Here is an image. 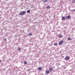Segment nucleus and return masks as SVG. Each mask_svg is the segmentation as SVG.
<instances>
[{
  "instance_id": "obj_5",
  "label": "nucleus",
  "mask_w": 75,
  "mask_h": 75,
  "mask_svg": "<svg viewBox=\"0 0 75 75\" xmlns=\"http://www.w3.org/2000/svg\"><path fill=\"white\" fill-rule=\"evenodd\" d=\"M69 57L68 56H67L65 58V59L66 60H68V59H69Z\"/></svg>"
},
{
  "instance_id": "obj_2",
  "label": "nucleus",
  "mask_w": 75,
  "mask_h": 75,
  "mask_svg": "<svg viewBox=\"0 0 75 75\" xmlns=\"http://www.w3.org/2000/svg\"><path fill=\"white\" fill-rule=\"evenodd\" d=\"M64 43V41L61 40L60 42H59V45H62V44Z\"/></svg>"
},
{
  "instance_id": "obj_1",
  "label": "nucleus",
  "mask_w": 75,
  "mask_h": 75,
  "mask_svg": "<svg viewBox=\"0 0 75 75\" xmlns=\"http://www.w3.org/2000/svg\"><path fill=\"white\" fill-rule=\"evenodd\" d=\"M26 13V11H23L22 12H20L19 14L21 16H23V15H24V14H25Z\"/></svg>"
},
{
  "instance_id": "obj_16",
  "label": "nucleus",
  "mask_w": 75,
  "mask_h": 75,
  "mask_svg": "<svg viewBox=\"0 0 75 75\" xmlns=\"http://www.w3.org/2000/svg\"><path fill=\"white\" fill-rule=\"evenodd\" d=\"M54 45H55V46L58 45V43H55L54 44Z\"/></svg>"
},
{
  "instance_id": "obj_3",
  "label": "nucleus",
  "mask_w": 75,
  "mask_h": 75,
  "mask_svg": "<svg viewBox=\"0 0 75 75\" xmlns=\"http://www.w3.org/2000/svg\"><path fill=\"white\" fill-rule=\"evenodd\" d=\"M70 18H71V16H66V20H67L68 19H69Z\"/></svg>"
},
{
  "instance_id": "obj_24",
  "label": "nucleus",
  "mask_w": 75,
  "mask_h": 75,
  "mask_svg": "<svg viewBox=\"0 0 75 75\" xmlns=\"http://www.w3.org/2000/svg\"><path fill=\"white\" fill-rule=\"evenodd\" d=\"M0 62H1V60H0Z\"/></svg>"
},
{
  "instance_id": "obj_22",
  "label": "nucleus",
  "mask_w": 75,
  "mask_h": 75,
  "mask_svg": "<svg viewBox=\"0 0 75 75\" xmlns=\"http://www.w3.org/2000/svg\"><path fill=\"white\" fill-rule=\"evenodd\" d=\"M29 71V70H27V71Z\"/></svg>"
},
{
  "instance_id": "obj_18",
  "label": "nucleus",
  "mask_w": 75,
  "mask_h": 75,
  "mask_svg": "<svg viewBox=\"0 0 75 75\" xmlns=\"http://www.w3.org/2000/svg\"><path fill=\"white\" fill-rule=\"evenodd\" d=\"M72 2L73 3H75V0H73Z\"/></svg>"
},
{
  "instance_id": "obj_15",
  "label": "nucleus",
  "mask_w": 75,
  "mask_h": 75,
  "mask_svg": "<svg viewBox=\"0 0 75 75\" xmlns=\"http://www.w3.org/2000/svg\"><path fill=\"white\" fill-rule=\"evenodd\" d=\"M27 12V13H30V10H28Z\"/></svg>"
},
{
  "instance_id": "obj_17",
  "label": "nucleus",
  "mask_w": 75,
  "mask_h": 75,
  "mask_svg": "<svg viewBox=\"0 0 75 75\" xmlns=\"http://www.w3.org/2000/svg\"><path fill=\"white\" fill-rule=\"evenodd\" d=\"M21 50V49L20 47H19L18 49V50L19 51H20Z\"/></svg>"
},
{
  "instance_id": "obj_10",
  "label": "nucleus",
  "mask_w": 75,
  "mask_h": 75,
  "mask_svg": "<svg viewBox=\"0 0 75 75\" xmlns=\"http://www.w3.org/2000/svg\"><path fill=\"white\" fill-rule=\"evenodd\" d=\"M68 40H69V41H71V40H72V38H68Z\"/></svg>"
},
{
  "instance_id": "obj_11",
  "label": "nucleus",
  "mask_w": 75,
  "mask_h": 75,
  "mask_svg": "<svg viewBox=\"0 0 75 75\" xmlns=\"http://www.w3.org/2000/svg\"><path fill=\"white\" fill-rule=\"evenodd\" d=\"M27 62L26 61H25L24 62V65H27Z\"/></svg>"
},
{
  "instance_id": "obj_20",
  "label": "nucleus",
  "mask_w": 75,
  "mask_h": 75,
  "mask_svg": "<svg viewBox=\"0 0 75 75\" xmlns=\"http://www.w3.org/2000/svg\"><path fill=\"white\" fill-rule=\"evenodd\" d=\"M4 40L5 41H6V39H4Z\"/></svg>"
},
{
  "instance_id": "obj_7",
  "label": "nucleus",
  "mask_w": 75,
  "mask_h": 75,
  "mask_svg": "<svg viewBox=\"0 0 75 75\" xmlns=\"http://www.w3.org/2000/svg\"><path fill=\"white\" fill-rule=\"evenodd\" d=\"M38 70H39V71H41L42 69V67H39L38 68Z\"/></svg>"
},
{
  "instance_id": "obj_12",
  "label": "nucleus",
  "mask_w": 75,
  "mask_h": 75,
  "mask_svg": "<svg viewBox=\"0 0 75 75\" xmlns=\"http://www.w3.org/2000/svg\"><path fill=\"white\" fill-rule=\"evenodd\" d=\"M62 20H65V18L64 17H62Z\"/></svg>"
},
{
  "instance_id": "obj_6",
  "label": "nucleus",
  "mask_w": 75,
  "mask_h": 75,
  "mask_svg": "<svg viewBox=\"0 0 75 75\" xmlns=\"http://www.w3.org/2000/svg\"><path fill=\"white\" fill-rule=\"evenodd\" d=\"M42 1L44 3H47L48 1V0H43Z\"/></svg>"
},
{
  "instance_id": "obj_8",
  "label": "nucleus",
  "mask_w": 75,
  "mask_h": 75,
  "mask_svg": "<svg viewBox=\"0 0 75 75\" xmlns=\"http://www.w3.org/2000/svg\"><path fill=\"white\" fill-rule=\"evenodd\" d=\"M49 70L50 71H53V69L52 68H50L49 69Z\"/></svg>"
},
{
  "instance_id": "obj_14",
  "label": "nucleus",
  "mask_w": 75,
  "mask_h": 75,
  "mask_svg": "<svg viewBox=\"0 0 75 75\" xmlns=\"http://www.w3.org/2000/svg\"><path fill=\"white\" fill-rule=\"evenodd\" d=\"M29 35H30V36L33 35V33H29Z\"/></svg>"
},
{
  "instance_id": "obj_13",
  "label": "nucleus",
  "mask_w": 75,
  "mask_h": 75,
  "mask_svg": "<svg viewBox=\"0 0 75 75\" xmlns=\"http://www.w3.org/2000/svg\"><path fill=\"white\" fill-rule=\"evenodd\" d=\"M50 8V6H47V9H49V8Z\"/></svg>"
},
{
  "instance_id": "obj_19",
  "label": "nucleus",
  "mask_w": 75,
  "mask_h": 75,
  "mask_svg": "<svg viewBox=\"0 0 75 75\" xmlns=\"http://www.w3.org/2000/svg\"><path fill=\"white\" fill-rule=\"evenodd\" d=\"M72 11H75V9L72 10Z\"/></svg>"
},
{
  "instance_id": "obj_9",
  "label": "nucleus",
  "mask_w": 75,
  "mask_h": 75,
  "mask_svg": "<svg viewBox=\"0 0 75 75\" xmlns=\"http://www.w3.org/2000/svg\"><path fill=\"white\" fill-rule=\"evenodd\" d=\"M46 74H48L50 72V71L48 70H47L46 71Z\"/></svg>"
},
{
  "instance_id": "obj_23",
  "label": "nucleus",
  "mask_w": 75,
  "mask_h": 75,
  "mask_svg": "<svg viewBox=\"0 0 75 75\" xmlns=\"http://www.w3.org/2000/svg\"><path fill=\"white\" fill-rule=\"evenodd\" d=\"M69 10H70V11H72V10H71V9H69Z\"/></svg>"
},
{
  "instance_id": "obj_21",
  "label": "nucleus",
  "mask_w": 75,
  "mask_h": 75,
  "mask_svg": "<svg viewBox=\"0 0 75 75\" xmlns=\"http://www.w3.org/2000/svg\"><path fill=\"white\" fill-rule=\"evenodd\" d=\"M31 8H33V7H34L33 6H31Z\"/></svg>"
},
{
  "instance_id": "obj_4",
  "label": "nucleus",
  "mask_w": 75,
  "mask_h": 75,
  "mask_svg": "<svg viewBox=\"0 0 75 75\" xmlns=\"http://www.w3.org/2000/svg\"><path fill=\"white\" fill-rule=\"evenodd\" d=\"M58 37L59 38H62V37H63V35L61 34H59V35Z\"/></svg>"
}]
</instances>
